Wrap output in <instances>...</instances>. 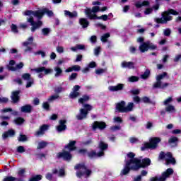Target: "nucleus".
I'll return each mask as SVG.
<instances>
[{
    "mask_svg": "<svg viewBox=\"0 0 181 181\" xmlns=\"http://www.w3.org/2000/svg\"><path fill=\"white\" fill-rule=\"evenodd\" d=\"M30 111H32V106L29 105L21 107L22 112H30Z\"/></svg>",
    "mask_w": 181,
    "mask_h": 181,
    "instance_id": "nucleus-30",
    "label": "nucleus"
},
{
    "mask_svg": "<svg viewBox=\"0 0 181 181\" xmlns=\"http://www.w3.org/2000/svg\"><path fill=\"white\" fill-rule=\"evenodd\" d=\"M169 144L173 146V145H176L177 144V139L176 137H171L169 139Z\"/></svg>",
    "mask_w": 181,
    "mask_h": 181,
    "instance_id": "nucleus-35",
    "label": "nucleus"
},
{
    "mask_svg": "<svg viewBox=\"0 0 181 181\" xmlns=\"http://www.w3.org/2000/svg\"><path fill=\"white\" fill-rule=\"evenodd\" d=\"M91 110H93V107H91V105H84L83 109L80 110V114L77 116V119H83V118H86L88 111H91Z\"/></svg>",
    "mask_w": 181,
    "mask_h": 181,
    "instance_id": "nucleus-11",
    "label": "nucleus"
},
{
    "mask_svg": "<svg viewBox=\"0 0 181 181\" xmlns=\"http://www.w3.org/2000/svg\"><path fill=\"white\" fill-rule=\"evenodd\" d=\"M74 145H76V141H72L69 143L65 149H68V151H74V149H76V146Z\"/></svg>",
    "mask_w": 181,
    "mask_h": 181,
    "instance_id": "nucleus-29",
    "label": "nucleus"
},
{
    "mask_svg": "<svg viewBox=\"0 0 181 181\" xmlns=\"http://www.w3.org/2000/svg\"><path fill=\"white\" fill-rule=\"evenodd\" d=\"M57 158H63L65 160H70L71 159V154L67 151L59 153L57 154Z\"/></svg>",
    "mask_w": 181,
    "mask_h": 181,
    "instance_id": "nucleus-18",
    "label": "nucleus"
},
{
    "mask_svg": "<svg viewBox=\"0 0 181 181\" xmlns=\"http://www.w3.org/2000/svg\"><path fill=\"white\" fill-rule=\"evenodd\" d=\"M45 13H47L48 16H53V11H49L47 8H44L42 10H38L35 11H28L25 12V15L26 16H29V18H28V22H29L31 26H33L31 28L32 32H35L36 29H39V28H40V26L43 25V23H42V21H39L37 23H35V21H33V16H35V18H37L38 19H42Z\"/></svg>",
    "mask_w": 181,
    "mask_h": 181,
    "instance_id": "nucleus-2",
    "label": "nucleus"
},
{
    "mask_svg": "<svg viewBox=\"0 0 181 181\" xmlns=\"http://www.w3.org/2000/svg\"><path fill=\"white\" fill-rule=\"evenodd\" d=\"M22 78H23V80H30V81L27 83V88H29V87H32V84H33V79L30 78V74H23Z\"/></svg>",
    "mask_w": 181,
    "mask_h": 181,
    "instance_id": "nucleus-17",
    "label": "nucleus"
},
{
    "mask_svg": "<svg viewBox=\"0 0 181 181\" xmlns=\"http://www.w3.org/2000/svg\"><path fill=\"white\" fill-rule=\"evenodd\" d=\"M161 18H156V22L157 23H166L169 21H172V16L170 15H179V13L173 9H170L168 11L164 12Z\"/></svg>",
    "mask_w": 181,
    "mask_h": 181,
    "instance_id": "nucleus-3",
    "label": "nucleus"
},
{
    "mask_svg": "<svg viewBox=\"0 0 181 181\" xmlns=\"http://www.w3.org/2000/svg\"><path fill=\"white\" fill-rule=\"evenodd\" d=\"M11 99L13 103H18L19 101V91L13 92Z\"/></svg>",
    "mask_w": 181,
    "mask_h": 181,
    "instance_id": "nucleus-24",
    "label": "nucleus"
},
{
    "mask_svg": "<svg viewBox=\"0 0 181 181\" xmlns=\"http://www.w3.org/2000/svg\"><path fill=\"white\" fill-rule=\"evenodd\" d=\"M57 52L58 53H63V52H64V48L62 46H58L57 47Z\"/></svg>",
    "mask_w": 181,
    "mask_h": 181,
    "instance_id": "nucleus-48",
    "label": "nucleus"
},
{
    "mask_svg": "<svg viewBox=\"0 0 181 181\" xmlns=\"http://www.w3.org/2000/svg\"><path fill=\"white\" fill-rule=\"evenodd\" d=\"M150 73L151 72L149 71V70H146L145 73L143 75H141V78L144 79L148 78V77H149Z\"/></svg>",
    "mask_w": 181,
    "mask_h": 181,
    "instance_id": "nucleus-44",
    "label": "nucleus"
},
{
    "mask_svg": "<svg viewBox=\"0 0 181 181\" xmlns=\"http://www.w3.org/2000/svg\"><path fill=\"white\" fill-rule=\"evenodd\" d=\"M107 124L104 122H95L93 124V129H104Z\"/></svg>",
    "mask_w": 181,
    "mask_h": 181,
    "instance_id": "nucleus-16",
    "label": "nucleus"
},
{
    "mask_svg": "<svg viewBox=\"0 0 181 181\" xmlns=\"http://www.w3.org/2000/svg\"><path fill=\"white\" fill-rule=\"evenodd\" d=\"M35 54H40L42 57H45L46 56V53H45V52L42 51H38L35 52Z\"/></svg>",
    "mask_w": 181,
    "mask_h": 181,
    "instance_id": "nucleus-58",
    "label": "nucleus"
},
{
    "mask_svg": "<svg viewBox=\"0 0 181 181\" xmlns=\"http://www.w3.org/2000/svg\"><path fill=\"white\" fill-rule=\"evenodd\" d=\"M97 12H100V6H93L92 10L88 8L85 9V13L89 19H97Z\"/></svg>",
    "mask_w": 181,
    "mask_h": 181,
    "instance_id": "nucleus-9",
    "label": "nucleus"
},
{
    "mask_svg": "<svg viewBox=\"0 0 181 181\" xmlns=\"http://www.w3.org/2000/svg\"><path fill=\"white\" fill-rule=\"evenodd\" d=\"M167 74L164 72L156 76V83L153 85L154 88H165V87H168V83H162V80L165 78Z\"/></svg>",
    "mask_w": 181,
    "mask_h": 181,
    "instance_id": "nucleus-6",
    "label": "nucleus"
},
{
    "mask_svg": "<svg viewBox=\"0 0 181 181\" xmlns=\"http://www.w3.org/2000/svg\"><path fill=\"white\" fill-rule=\"evenodd\" d=\"M79 23L83 28H87V26H88V21L86 18H81L79 21Z\"/></svg>",
    "mask_w": 181,
    "mask_h": 181,
    "instance_id": "nucleus-31",
    "label": "nucleus"
},
{
    "mask_svg": "<svg viewBox=\"0 0 181 181\" xmlns=\"http://www.w3.org/2000/svg\"><path fill=\"white\" fill-rule=\"evenodd\" d=\"M0 103H8V98L0 97Z\"/></svg>",
    "mask_w": 181,
    "mask_h": 181,
    "instance_id": "nucleus-61",
    "label": "nucleus"
},
{
    "mask_svg": "<svg viewBox=\"0 0 181 181\" xmlns=\"http://www.w3.org/2000/svg\"><path fill=\"white\" fill-rule=\"evenodd\" d=\"M110 37V33H106L101 37L102 42H107V39Z\"/></svg>",
    "mask_w": 181,
    "mask_h": 181,
    "instance_id": "nucleus-42",
    "label": "nucleus"
},
{
    "mask_svg": "<svg viewBox=\"0 0 181 181\" xmlns=\"http://www.w3.org/2000/svg\"><path fill=\"white\" fill-rule=\"evenodd\" d=\"M48 128H49L48 125H46V124L42 125L40 128V130L35 133L36 136H39L40 135H43V134H45V132L47 131Z\"/></svg>",
    "mask_w": 181,
    "mask_h": 181,
    "instance_id": "nucleus-19",
    "label": "nucleus"
},
{
    "mask_svg": "<svg viewBox=\"0 0 181 181\" xmlns=\"http://www.w3.org/2000/svg\"><path fill=\"white\" fill-rule=\"evenodd\" d=\"M86 47L83 45H76L75 47H71L72 52H77V50H84Z\"/></svg>",
    "mask_w": 181,
    "mask_h": 181,
    "instance_id": "nucleus-26",
    "label": "nucleus"
},
{
    "mask_svg": "<svg viewBox=\"0 0 181 181\" xmlns=\"http://www.w3.org/2000/svg\"><path fill=\"white\" fill-rule=\"evenodd\" d=\"M132 93L136 95L139 93V90L138 89H133L132 90Z\"/></svg>",
    "mask_w": 181,
    "mask_h": 181,
    "instance_id": "nucleus-63",
    "label": "nucleus"
},
{
    "mask_svg": "<svg viewBox=\"0 0 181 181\" xmlns=\"http://www.w3.org/2000/svg\"><path fill=\"white\" fill-rule=\"evenodd\" d=\"M99 148L100 149H101L102 151H105V149H107V148H108V145L103 141H101L99 144Z\"/></svg>",
    "mask_w": 181,
    "mask_h": 181,
    "instance_id": "nucleus-34",
    "label": "nucleus"
},
{
    "mask_svg": "<svg viewBox=\"0 0 181 181\" xmlns=\"http://www.w3.org/2000/svg\"><path fill=\"white\" fill-rule=\"evenodd\" d=\"M95 66H97V64H95V62H92L89 64L88 67H90V69H94V67H95Z\"/></svg>",
    "mask_w": 181,
    "mask_h": 181,
    "instance_id": "nucleus-57",
    "label": "nucleus"
},
{
    "mask_svg": "<svg viewBox=\"0 0 181 181\" xmlns=\"http://www.w3.org/2000/svg\"><path fill=\"white\" fill-rule=\"evenodd\" d=\"M13 135H15V131L10 129L3 134V139H6L8 136H13Z\"/></svg>",
    "mask_w": 181,
    "mask_h": 181,
    "instance_id": "nucleus-27",
    "label": "nucleus"
},
{
    "mask_svg": "<svg viewBox=\"0 0 181 181\" xmlns=\"http://www.w3.org/2000/svg\"><path fill=\"white\" fill-rule=\"evenodd\" d=\"M122 67H123V69H134V62H122Z\"/></svg>",
    "mask_w": 181,
    "mask_h": 181,
    "instance_id": "nucleus-21",
    "label": "nucleus"
},
{
    "mask_svg": "<svg viewBox=\"0 0 181 181\" xmlns=\"http://www.w3.org/2000/svg\"><path fill=\"white\" fill-rule=\"evenodd\" d=\"M79 90L80 86L76 85L73 88V91L69 95L70 98H77L80 95Z\"/></svg>",
    "mask_w": 181,
    "mask_h": 181,
    "instance_id": "nucleus-15",
    "label": "nucleus"
},
{
    "mask_svg": "<svg viewBox=\"0 0 181 181\" xmlns=\"http://www.w3.org/2000/svg\"><path fill=\"white\" fill-rule=\"evenodd\" d=\"M36 73H38V77L40 78H42V77L50 74L53 71V69H46L45 67H40L34 69Z\"/></svg>",
    "mask_w": 181,
    "mask_h": 181,
    "instance_id": "nucleus-13",
    "label": "nucleus"
},
{
    "mask_svg": "<svg viewBox=\"0 0 181 181\" xmlns=\"http://www.w3.org/2000/svg\"><path fill=\"white\" fill-rule=\"evenodd\" d=\"M164 35H165V36H169V35H170V30H169V29L165 30Z\"/></svg>",
    "mask_w": 181,
    "mask_h": 181,
    "instance_id": "nucleus-62",
    "label": "nucleus"
},
{
    "mask_svg": "<svg viewBox=\"0 0 181 181\" xmlns=\"http://www.w3.org/2000/svg\"><path fill=\"white\" fill-rule=\"evenodd\" d=\"M15 180H16V178L13 177H8L4 180V181H15Z\"/></svg>",
    "mask_w": 181,
    "mask_h": 181,
    "instance_id": "nucleus-54",
    "label": "nucleus"
},
{
    "mask_svg": "<svg viewBox=\"0 0 181 181\" xmlns=\"http://www.w3.org/2000/svg\"><path fill=\"white\" fill-rule=\"evenodd\" d=\"M160 142V138L153 137L150 139L149 143H146L144 146L141 148V151H145L146 148L155 149L158 146V144Z\"/></svg>",
    "mask_w": 181,
    "mask_h": 181,
    "instance_id": "nucleus-5",
    "label": "nucleus"
},
{
    "mask_svg": "<svg viewBox=\"0 0 181 181\" xmlns=\"http://www.w3.org/2000/svg\"><path fill=\"white\" fill-rule=\"evenodd\" d=\"M59 124L60 125L57 127V129L58 132H62V131H64V129H66V125L64 124H66V120H60Z\"/></svg>",
    "mask_w": 181,
    "mask_h": 181,
    "instance_id": "nucleus-22",
    "label": "nucleus"
},
{
    "mask_svg": "<svg viewBox=\"0 0 181 181\" xmlns=\"http://www.w3.org/2000/svg\"><path fill=\"white\" fill-rule=\"evenodd\" d=\"M100 49H101V47H98L95 49L94 53H95V56H98V53H100Z\"/></svg>",
    "mask_w": 181,
    "mask_h": 181,
    "instance_id": "nucleus-56",
    "label": "nucleus"
},
{
    "mask_svg": "<svg viewBox=\"0 0 181 181\" xmlns=\"http://www.w3.org/2000/svg\"><path fill=\"white\" fill-rule=\"evenodd\" d=\"M75 169H80L82 173H77L76 176L78 177H81V176H84L85 177H88L89 175H91V171L90 170H87L84 165L78 164L75 166Z\"/></svg>",
    "mask_w": 181,
    "mask_h": 181,
    "instance_id": "nucleus-8",
    "label": "nucleus"
},
{
    "mask_svg": "<svg viewBox=\"0 0 181 181\" xmlns=\"http://www.w3.org/2000/svg\"><path fill=\"white\" fill-rule=\"evenodd\" d=\"M173 101L172 98H168L166 99L164 102L163 104L164 105H168V104H170V103Z\"/></svg>",
    "mask_w": 181,
    "mask_h": 181,
    "instance_id": "nucleus-49",
    "label": "nucleus"
},
{
    "mask_svg": "<svg viewBox=\"0 0 181 181\" xmlns=\"http://www.w3.org/2000/svg\"><path fill=\"white\" fill-rule=\"evenodd\" d=\"M138 80H139V78L137 76H131L129 78V81H130V83L138 81Z\"/></svg>",
    "mask_w": 181,
    "mask_h": 181,
    "instance_id": "nucleus-43",
    "label": "nucleus"
},
{
    "mask_svg": "<svg viewBox=\"0 0 181 181\" xmlns=\"http://www.w3.org/2000/svg\"><path fill=\"white\" fill-rule=\"evenodd\" d=\"M152 8H146L144 11L145 15H149V13H152Z\"/></svg>",
    "mask_w": 181,
    "mask_h": 181,
    "instance_id": "nucleus-59",
    "label": "nucleus"
},
{
    "mask_svg": "<svg viewBox=\"0 0 181 181\" xmlns=\"http://www.w3.org/2000/svg\"><path fill=\"white\" fill-rule=\"evenodd\" d=\"M77 77V74L76 73H73L69 78V80H74Z\"/></svg>",
    "mask_w": 181,
    "mask_h": 181,
    "instance_id": "nucleus-60",
    "label": "nucleus"
},
{
    "mask_svg": "<svg viewBox=\"0 0 181 181\" xmlns=\"http://www.w3.org/2000/svg\"><path fill=\"white\" fill-rule=\"evenodd\" d=\"M122 88H124V84L122 83L115 86H109L110 91H119V90H122Z\"/></svg>",
    "mask_w": 181,
    "mask_h": 181,
    "instance_id": "nucleus-20",
    "label": "nucleus"
},
{
    "mask_svg": "<svg viewBox=\"0 0 181 181\" xmlns=\"http://www.w3.org/2000/svg\"><path fill=\"white\" fill-rule=\"evenodd\" d=\"M165 111H167V112L173 113V112H176V109L175 108V106H173V105H168L165 107Z\"/></svg>",
    "mask_w": 181,
    "mask_h": 181,
    "instance_id": "nucleus-32",
    "label": "nucleus"
},
{
    "mask_svg": "<svg viewBox=\"0 0 181 181\" xmlns=\"http://www.w3.org/2000/svg\"><path fill=\"white\" fill-rule=\"evenodd\" d=\"M165 159V165H169L172 163V165H175L176 163V160H175V158L172 157V153H167L165 155L164 152H161L159 155V159Z\"/></svg>",
    "mask_w": 181,
    "mask_h": 181,
    "instance_id": "nucleus-10",
    "label": "nucleus"
},
{
    "mask_svg": "<svg viewBox=\"0 0 181 181\" xmlns=\"http://www.w3.org/2000/svg\"><path fill=\"white\" fill-rule=\"evenodd\" d=\"M134 109V103H129L127 106L125 107V103L124 101H121L116 104V110L119 111V112H129L132 111Z\"/></svg>",
    "mask_w": 181,
    "mask_h": 181,
    "instance_id": "nucleus-4",
    "label": "nucleus"
},
{
    "mask_svg": "<svg viewBox=\"0 0 181 181\" xmlns=\"http://www.w3.org/2000/svg\"><path fill=\"white\" fill-rule=\"evenodd\" d=\"M149 5V1H144L143 2L138 1L135 4L136 8H142V6H148Z\"/></svg>",
    "mask_w": 181,
    "mask_h": 181,
    "instance_id": "nucleus-28",
    "label": "nucleus"
},
{
    "mask_svg": "<svg viewBox=\"0 0 181 181\" xmlns=\"http://www.w3.org/2000/svg\"><path fill=\"white\" fill-rule=\"evenodd\" d=\"M47 145V143L46 141H41L38 144V146H37V148L38 149H42L45 147H46Z\"/></svg>",
    "mask_w": 181,
    "mask_h": 181,
    "instance_id": "nucleus-39",
    "label": "nucleus"
},
{
    "mask_svg": "<svg viewBox=\"0 0 181 181\" xmlns=\"http://www.w3.org/2000/svg\"><path fill=\"white\" fill-rule=\"evenodd\" d=\"M88 100H90V98L88 96H83L78 100V103H80L81 104H84V103L88 101Z\"/></svg>",
    "mask_w": 181,
    "mask_h": 181,
    "instance_id": "nucleus-36",
    "label": "nucleus"
},
{
    "mask_svg": "<svg viewBox=\"0 0 181 181\" xmlns=\"http://www.w3.org/2000/svg\"><path fill=\"white\" fill-rule=\"evenodd\" d=\"M96 19H103V21H107V19H108V16L103 15L100 17H97Z\"/></svg>",
    "mask_w": 181,
    "mask_h": 181,
    "instance_id": "nucleus-51",
    "label": "nucleus"
},
{
    "mask_svg": "<svg viewBox=\"0 0 181 181\" xmlns=\"http://www.w3.org/2000/svg\"><path fill=\"white\" fill-rule=\"evenodd\" d=\"M172 173H173V170L171 168H168L167 169L166 172H164L162 174V176H160L159 178H158L157 177H152L151 178V181H165L166 180V179H168V177H169V176H170V175H172Z\"/></svg>",
    "mask_w": 181,
    "mask_h": 181,
    "instance_id": "nucleus-12",
    "label": "nucleus"
},
{
    "mask_svg": "<svg viewBox=\"0 0 181 181\" xmlns=\"http://www.w3.org/2000/svg\"><path fill=\"white\" fill-rule=\"evenodd\" d=\"M64 15H65V16H67L68 18H76L77 12L76 11L70 12L67 10H65Z\"/></svg>",
    "mask_w": 181,
    "mask_h": 181,
    "instance_id": "nucleus-25",
    "label": "nucleus"
},
{
    "mask_svg": "<svg viewBox=\"0 0 181 181\" xmlns=\"http://www.w3.org/2000/svg\"><path fill=\"white\" fill-rule=\"evenodd\" d=\"M58 175L59 176H64V170L63 169L59 170V171L58 172Z\"/></svg>",
    "mask_w": 181,
    "mask_h": 181,
    "instance_id": "nucleus-64",
    "label": "nucleus"
},
{
    "mask_svg": "<svg viewBox=\"0 0 181 181\" xmlns=\"http://www.w3.org/2000/svg\"><path fill=\"white\" fill-rule=\"evenodd\" d=\"M39 180H42V175H37L34 177H32L31 179H30L29 181H39Z\"/></svg>",
    "mask_w": 181,
    "mask_h": 181,
    "instance_id": "nucleus-41",
    "label": "nucleus"
},
{
    "mask_svg": "<svg viewBox=\"0 0 181 181\" xmlns=\"http://www.w3.org/2000/svg\"><path fill=\"white\" fill-rule=\"evenodd\" d=\"M18 141H26V136L25 135H20L19 138H18Z\"/></svg>",
    "mask_w": 181,
    "mask_h": 181,
    "instance_id": "nucleus-55",
    "label": "nucleus"
},
{
    "mask_svg": "<svg viewBox=\"0 0 181 181\" xmlns=\"http://www.w3.org/2000/svg\"><path fill=\"white\" fill-rule=\"evenodd\" d=\"M50 32H52V30H50V28H43L42 30V35H44V36H47V35H49Z\"/></svg>",
    "mask_w": 181,
    "mask_h": 181,
    "instance_id": "nucleus-38",
    "label": "nucleus"
},
{
    "mask_svg": "<svg viewBox=\"0 0 181 181\" xmlns=\"http://www.w3.org/2000/svg\"><path fill=\"white\" fill-rule=\"evenodd\" d=\"M14 65H15V61L11 60L10 61L9 64L7 66V68L9 70H11V71H15V70H19L20 69H22V67H23V63L22 62L17 64L16 66H13Z\"/></svg>",
    "mask_w": 181,
    "mask_h": 181,
    "instance_id": "nucleus-14",
    "label": "nucleus"
},
{
    "mask_svg": "<svg viewBox=\"0 0 181 181\" xmlns=\"http://www.w3.org/2000/svg\"><path fill=\"white\" fill-rule=\"evenodd\" d=\"M127 157L130 158V161L127 162L124 168L122 170L121 175H127L129 170H138L140 168H146L151 165V159L144 158L141 160L135 158V153H129Z\"/></svg>",
    "mask_w": 181,
    "mask_h": 181,
    "instance_id": "nucleus-1",
    "label": "nucleus"
},
{
    "mask_svg": "<svg viewBox=\"0 0 181 181\" xmlns=\"http://www.w3.org/2000/svg\"><path fill=\"white\" fill-rule=\"evenodd\" d=\"M139 49L141 53H145L148 50H156L158 47L156 45L151 43V42H143L139 47Z\"/></svg>",
    "mask_w": 181,
    "mask_h": 181,
    "instance_id": "nucleus-7",
    "label": "nucleus"
},
{
    "mask_svg": "<svg viewBox=\"0 0 181 181\" xmlns=\"http://www.w3.org/2000/svg\"><path fill=\"white\" fill-rule=\"evenodd\" d=\"M114 122H122V119L119 117H114Z\"/></svg>",
    "mask_w": 181,
    "mask_h": 181,
    "instance_id": "nucleus-52",
    "label": "nucleus"
},
{
    "mask_svg": "<svg viewBox=\"0 0 181 181\" xmlns=\"http://www.w3.org/2000/svg\"><path fill=\"white\" fill-rule=\"evenodd\" d=\"M81 67L78 65H75L72 66L73 71H79L81 70Z\"/></svg>",
    "mask_w": 181,
    "mask_h": 181,
    "instance_id": "nucleus-47",
    "label": "nucleus"
},
{
    "mask_svg": "<svg viewBox=\"0 0 181 181\" xmlns=\"http://www.w3.org/2000/svg\"><path fill=\"white\" fill-rule=\"evenodd\" d=\"M33 42V37H30L28 39V42H23V46H28V45H32Z\"/></svg>",
    "mask_w": 181,
    "mask_h": 181,
    "instance_id": "nucleus-40",
    "label": "nucleus"
},
{
    "mask_svg": "<svg viewBox=\"0 0 181 181\" xmlns=\"http://www.w3.org/2000/svg\"><path fill=\"white\" fill-rule=\"evenodd\" d=\"M1 112L4 114L5 112H12V109L11 108H4L1 110Z\"/></svg>",
    "mask_w": 181,
    "mask_h": 181,
    "instance_id": "nucleus-53",
    "label": "nucleus"
},
{
    "mask_svg": "<svg viewBox=\"0 0 181 181\" xmlns=\"http://www.w3.org/2000/svg\"><path fill=\"white\" fill-rule=\"evenodd\" d=\"M103 155H104V151H100L98 153H96L94 151H91L88 153L89 158H100V156H103Z\"/></svg>",
    "mask_w": 181,
    "mask_h": 181,
    "instance_id": "nucleus-23",
    "label": "nucleus"
},
{
    "mask_svg": "<svg viewBox=\"0 0 181 181\" xmlns=\"http://www.w3.org/2000/svg\"><path fill=\"white\" fill-rule=\"evenodd\" d=\"M96 74H103V73H105V69H99L95 70Z\"/></svg>",
    "mask_w": 181,
    "mask_h": 181,
    "instance_id": "nucleus-50",
    "label": "nucleus"
},
{
    "mask_svg": "<svg viewBox=\"0 0 181 181\" xmlns=\"http://www.w3.org/2000/svg\"><path fill=\"white\" fill-rule=\"evenodd\" d=\"M54 71H56L55 74V77H59L60 76V75L62 74V73H63V71L62 70V69L59 66H57L54 68Z\"/></svg>",
    "mask_w": 181,
    "mask_h": 181,
    "instance_id": "nucleus-33",
    "label": "nucleus"
},
{
    "mask_svg": "<svg viewBox=\"0 0 181 181\" xmlns=\"http://www.w3.org/2000/svg\"><path fill=\"white\" fill-rule=\"evenodd\" d=\"M17 152H19V153H23L25 152V148L22 146H20L17 148Z\"/></svg>",
    "mask_w": 181,
    "mask_h": 181,
    "instance_id": "nucleus-45",
    "label": "nucleus"
},
{
    "mask_svg": "<svg viewBox=\"0 0 181 181\" xmlns=\"http://www.w3.org/2000/svg\"><path fill=\"white\" fill-rule=\"evenodd\" d=\"M15 123L17 124V125H21V124H23L25 122V119L22 117H18L14 120Z\"/></svg>",
    "mask_w": 181,
    "mask_h": 181,
    "instance_id": "nucleus-37",
    "label": "nucleus"
},
{
    "mask_svg": "<svg viewBox=\"0 0 181 181\" xmlns=\"http://www.w3.org/2000/svg\"><path fill=\"white\" fill-rule=\"evenodd\" d=\"M11 30L14 33H18V27L15 24L11 25Z\"/></svg>",
    "mask_w": 181,
    "mask_h": 181,
    "instance_id": "nucleus-46",
    "label": "nucleus"
}]
</instances>
